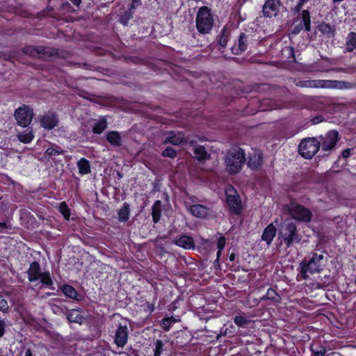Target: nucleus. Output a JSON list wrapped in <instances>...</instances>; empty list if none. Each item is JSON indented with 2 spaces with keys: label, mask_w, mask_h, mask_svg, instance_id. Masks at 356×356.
<instances>
[{
  "label": "nucleus",
  "mask_w": 356,
  "mask_h": 356,
  "mask_svg": "<svg viewBox=\"0 0 356 356\" xmlns=\"http://www.w3.org/2000/svg\"><path fill=\"white\" fill-rule=\"evenodd\" d=\"M129 206L127 202L123 203L122 206L118 211V220L120 222H127L129 218Z\"/></svg>",
  "instance_id": "nucleus-22"
},
{
  "label": "nucleus",
  "mask_w": 356,
  "mask_h": 356,
  "mask_svg": "<svg viewBox=\"0 0 356 356\" xmlns=\"http://www.w3.org/2000/svg\"><path fill=\"white\" fill-rule=\"evenodd\" d=\"M67 318L69 321L73 323H81L83 316L81 315V313L79 310L72 309L68 312Z\"/></svg>",
  "instance_id": "nucleus-30"
},
{
  "label": "nucleus",
  "mask_w": 356,
  "mask_h": 356,
  "mask_svg": "<svg viewBox=\"0 0 356 356\" xmlns=\"http://www.w3.org/2000/svg\"><path fill=\"white\" fill-rule=\"evenodd\" d=\"M77 167L79 168V172L81 175H87L90 172V165L89 161L82 158L77 162Z\"/></svg>",
  "instance_id": "nucleus-24"
},
{
  "label": "nucleus",
  "mask_w": 356,
  "mask_h": 356,
  "mask_svg": "<svg viewBox=\"0 0 356 356\" xmlns=\"http://www.w3.org/2000/svg\"><path fill=\"white\" fill-rule=\"evenodd\" d=\"M297 85L313 88H341V82L336 80H308L300 81Z\"/></svg>",
  "instance_id": "nucleus-9"
},
{
  "label": "nucleus",
  "mask_w": 356,
  "mask_h": 356,
  "mask_svg": "<svg viewBox=\"0 0 356 356\" xmlns=\"http://www.w3.org/2000/svg\"><path fill=\"white\" fill-rule=\"evenodd\" d=\"M350 154H351V149H345L343 153H342V156L343 158H348L350 156Z\"/></svg>",
  "instance_id": "nucleus-47"
},
{
  "label": "nucleus",
  "mask_w": 356,
  "mask_h": 356,
  "mask_svg": "<svg viewBox=\"0 0 356 356\" xmlns=\"http://www.w3.org/2000/svg\"><path fill=\"white\" fill-rule=\"evenodd\" d=\"M325 279H327V280H330V276H329V275H328V276L325 275ZM329 283H330V281L327 283V284H328Z\"/></svg>",
  "instance_id": "nucleus-54"
},
{
  "label": "nucleus",
  "mask_w": 356,
  "mask_h": 356,
  "mask_svg": "<svg viewBox=\"0 0 356 356\" xmlns=\"http://www.w3.org/2000/svg\"><path fill=\"white\" fill-rule=\"evenodd\" d=\"M163 343L161 340H156L155 343V349L154 356H161L163 350Z\"/></svg>",
  "instance_id": "nucleus-39"
},
{
  "label": "nucleus",
  "mask_w": 356,
  "mask_h": 356,
  "mask_svg": "<svg viewBox=\"0 0 356 356\" xmlns=\"http://www.w3.org/2000/svg\"><path fill=\"white\" fill-rule=\"evenodd\" d=\"M128 339V328L127 325H120L115 334L114 341L118 347H124Z\"/></svg>",
  "instance_id": "nucleus-14"
},
{
  "label": "nucleus",
  "mask_w": 356,
  "mask_h": 356,
  "mask_svg": "<svg viewBox=\"0 0 356 356\" xmlns=\"http://www.w3.org/2000/svg\"><path fill=\"white\" fill-rule=\"evenodd\" d=\"M194 153L195 156L199 160H203L207 159L208 154L205 150V148L202 146L197 145L194 147Z\"/></svg>",
  "instance_id": "nucleus-31"
},
{
  "label": "nucleus",
  "mask_w": 356,
  "mask_h": 356,
  "mask_svg": "<svg viewBox=\"0 0 356 356\" xmlns=\"http://www.w3.org/2000/svg\"><path fill=\"white\" fill-rule=\"evenodd\" d=\"M7 228H8V225L6 223L0 222V232H2L3 229H7Z\"/></svg>",
  "instance_id": "nucleus-48"
},
{
  "label": "nucleus",
  "mask_w": 356,
  "mask_h": 356,
  "mask_svg": "<svg viewBox=\"0 0 356 356\" xmlns=\"http://www.w3.org/2000/svg\"><path fill=\"white\" fill-rule=\"evenodd\" d=\"M8 309V305L6 300L0 299V310L3 312H7Z\"/></svg>",
  "instance_id": "nucleus-42"
},
{
  "label": "nucleus",
  "mask_w": 356,
  "mask_h": 356,
  "mask_svg": "<svg viewBox=\"0 0 356 356\" xmlns=\"http://www.w3.org/2000/svg\"><path fill=\"white\" fill-rule=\"evenodd\" d=\"M177 152L172 147H166L162 152L163 156L174 158L176 156Z\"/></svg>",
  "instance_id": "nucleus-40"
},
{
  "label": "nucleus",
  "mask_w": 356,
  "mask_h": 356,
  "mask_svg": "<svg viewBox=\"0 0 356 356\" xmlns=\"http://www.w3.org/2000/svg\"><path fill=\"white\" fill-rule=\"evenodd\" d=\"M64 150L58 145H51L45 151V155L52 157L64 153Z\"/></svg>",
  "instance_id": "nucleus-28"
},
{
  "label": "nucleus",
  "mask_w": 356,
  "mask_h": 356,
  "mask_svg": "<svg viewBox=\"0 0 356 356\" xmlns=\"http://www.w3.org/2000/svg\"><path fill=\"white\" fill-rule=\"evenodd\" d=\"M188 210L195 217L204 218L209 214V209L202 204H193Z\"/></svg>",
  "instance_id": "nucleus-17"
},
{
  "label": "nucleus",
  "mask_w": 356,
  "mask_h": 356,
  "mask_svg": "<svg viewBox=\"0 0 356 356\" xmlns=\"http://www.w3.org/2000/svg\"><path fill=\"white\" fill-rule=\"evenodd\" d=\"M185 140L184 136L181 132L170 131L164 139V143H171L175 145L182 144Z\"/></svg>",
  "instance_id": "nucleus-16"
},
{
  "label": "nucleus",
  "mask_w": 356,
  "mask_h": 356,
  "mask_svg": "<svg viewBox=\"0 0 356 356\" xmlns=\"http://www.w3.org/2000/svg\"><path fill=\"white\" fill-rule=\"evenodd\" d=\"M178 321H179V319L175 318L174 316L167 317L162 320L161 326L164 330L168 331L170 328V326L173 323L178 322Z\"/></svg>",
  "instance_id": "nucleus-32"
},
{
  "label": "nucleus",
  "mask_w": 356,
  "mask_h": 356,
  "mask_svg": "<svg viewBox=\"0 0 356 356\" xmlns=\"http://www.w3.org/2000/svg\"><path fill=\"white\" fill-rule=\"evenodd\" d=\"M263 162V158L260 152H254L249 158L248 165L252 169L259 168Z\"/></svg>",
  "instance_id": "nucleus-19"
},
{
  "label": "nucleus",
  "mask_w": 356,
  "mask_h": 356,
  "mask_svg": "<svg viewBox=\"0 0 356 356\" xmlns=\"http://www.w3.org/2000/svg\"><path fill=\"white\" fill-rule=\"evenodd\" d=\"M161 202L157 200L152 206V218L154 222H158L161 218Z\"/></svg>",
  "instance_id": "nucleus-26"
},
{
  "label": "nucleus",
  "mask_w": 356,
  "mask_h": 356,
  "mask_svg": "<svg viewBox=\"0 0 356 356\" xmlns=\"http://www.w3.org/2000/svg\"><path fill=\"white\" fill-rule=\"evenodd\" d=\"M284 52H287L288 54H291V57L293 58L294 52H293V49L292 47H286L284 49Z\"/></svg>",
  "instance_id": "nucleus-46"
},
{
  "label": "nucleus",
  "mask_w": 356,
  "mask_h": 356,
  "mask_svg": "<svg viewBox=\"0 0 356 356\" xmlns=\"http://www.w3.org/2000/svg\"><path fill=\"white\" fill-rule=\"evenodd\" d=\"M302 23L304 24L305 29L307 31H310V24H311L310 15L307 10H302Z\"/></svg>",
  "instance_id": "nucleus-34"
},
{
  "label": "nucleus",
  "mask_w": 356,
  "mask_h": 356,
  "mask_svg": "<svg viewBox=\"0 0 356 356\" xmlns=\"http://www.w3.org/2000/svg\"><path fill=\"white\" fill-rule=\"evenodd\" d=\"M284 210L296 220L309 222L312 217V213L310 210L294 202L286 204L284 206Z\"/></svg>",
  "instance_id": "nucleus-4"
},
{
  "label": "nucleus",
  "mask_w": 356,
  "mask_h": 356,
  "mask_svg": "<svg viewBox=\"0 0 356 356\" xmlns=\"http://www.w3.org/2000/svg\"><path fill=\"white\" fill-rule=\"evenodd\" d=\"M62 292L67 296L72 299H76L77 297L76 291L70 285H64L62 287Z\"/></svg>",
  "instance_id": "nucleus-33"
},
{
  "label": "nucleus",
  "mask_w": 356,
  "mask_h": 356,
  "mask_svg": "<svg viewBox=\"0 0 356 356\" xmlns=\"http://www.w3.org/2000/svg\"><path fill=\"white\" fill-rule=\"evenodd\" d=\"M195 22L200 33H209L213 26V16L211 10L207 6L201 7L197 11Z\"/></svg>",
  "instance_id": "nucleus-3"
},
{
  "label": "nucleus",
  "mask_w": 356,
  "mask_h": 356,
  "mask_svg": "<svg viewBox=\"0 0 356 356\" xmlns=\"http://www.w3.org/2000/svg\"><path fill=\"white\" fill-rule=\"evenodd\" d=\"M234 259H235V254L234 253H232L229 255V260L231 261H233Z\"/></svg>",
  "instance_id": "nucleus-53"
},
{
  "label": "nucleus",
  "mask_w": 356,
  "mask_h": 356,
  "mask_svg": "<svg viewBox=\"0 0 356 356\" xmlns=\"http://www.w3.org/2000/svg\"><path fill=\"white\" fill-rule=\"evenodd\" d=\"M339 140L338 132L335 130L328 131L324 137H322L321 144L322 149L324 151H329L333 149Z\"/></svg>",
  "instance_id": "nucleus-11"
},
{
  "label": "nucleus",
  "mask_w": 356,
  "mask_h": 356,
  "mask_svg": "<svg viewBox=\"0 0 356 356\" xmlns=\"http://www.w3.org/2000/svg\"><path fill=\"white\" fill-rule=\"evenodd\" d=\"M343 0H333L334 2H341Z\"/></svg>",
  "instance_id": "nucleus-55"
},
{
  "label": "nucleus",
  "mask_w": 356,
  "mask_h": 356,
  "mask_svg": "<svg viewBox=\"0 0 356 356\" xmlns=\"http://www.w3.org/2000/svg\"><path fill=\"white\" fill-rule=\"evenodd\" d=\"M106 120L104 118H101L95 122L92 127V131L94 134H100L106 129Z\"/></svg>",
  "instance_id": "nucleus-23"
},
{
  "label": "nucleus",
  "mask_w": 356,
  "mask_h": 356,
  "mask_svg": "<svg viewBox=\"0 0 356 356\" xmlns=\"http://www.w3.org/2000/svg\"><path fill=\"white\" fill-rule=\"evenodd\" d=\"M321 117H317L316 118H314L312 120L313 124H317L320 122H321Z\"/></svg>",
  "instance_id": "nucleus-49"
},
{
  "label": "nucleus",
  "mask_w": 356,
  "mask_h": 356,
  "mask_svg": "<svg viewBox=\"0 0 356 356\" xmlns=\"http://www.w3.org/2000/svg\"><path fill=\"white\" fill-rule=\"evenodd\" d=\"M59 210L66 220H68L70 218V210L65 202H63L60 204Z\"/></svg>",
  "instance_id": "nucleus-36"
},
{
  "label": "nucleus",
  "mask_w": 356,
  "mask_h": 356,
  "mask_svg": "<svg viewBox=\"0 0 356 356\" xmlns=\"http://www.w3.org/2000/svg\"><path fill=\"white\" fill-rule=\"evenodd\" d=\"M247 49V37L244 33L239 36L237 47H232V52L235 54H240Z\"/></svg>",
  "instance_id": "nucleus-20"
},
{
  "label": "nucleus",
  "mask_w": 356,
  "mask_h": 356,
  "mask_svg": "<svg viewBox=\"0 0 356 356\" xmlns=\"http://www.w3.org/2000/svg\"><path fill=\"white\" fill-rule=\"evenodd\" d=\"M280 7V0H267L263 7L264 15L268 17L276 16Z\"/></svg>",
  "instance_id": "nucleus-12"
},
{
  "label": "nucleus",
  "mask_w": 356,
  "mask_h": 356,
  "mask_svg": "<svg viewBox=\"0 0 356 356\" xmlns=\"http://www.w3.org/2000/svg\"><path fill=\"white\" fill-rule=\"evenodd\" d=\"M173 243L177 246L186 250L195 248L193 239L188 235L180 236L173 240Z\"/></svg>",
  "instance_id": "nucleus-15"
},
{
  "label": "nucleus",
  "mask_w": 356,
  "mask_h": 356,
  "mask_svg": "<svg viewBox=\"0 0 356 356\" xmlns=\"http://www.w3.org/2000/svg\"><path fill=\"white\" fill-rule=\"evenodd\" d=\"M356 47V33H350L348 35L346 49L348 52L353 51Z\"/></svg>",
  "instance_id": "nucleus-27"
},
{
  "label": "nucleus",
  "mask_w": 356,
  "mask_h": 356,
  "mask_svg": "<svg viewBox=\"0 0 356 356\" xmlns=\"http://www.w3.org/2000/svg\"><path fill=\"white\" fill-rule=\"evenodd\" d=\"M106 139L112 145L120 147L122 145L121 136L118 131H112L108 132Z\"/></svg>",
  "instance_id": "nucleus-21"
},
{
  "label": "nucleus",
  "mask_w": 356,
  "mask_h": 356,
  "mask_svg": "<svg viewBox=\"0 0 356 356\" xmlns=\"http://www.w3.org/2000/svg\"><path fill=\"white\" fill-rule=\"evenodd\" d=\"M40 124L44 129L51 130L58 125V119L55 113L48 112L41 117Z\"/></svg>",
  "instance_id": "nucleus-13"
},
{
  "label": "nucleus",
  "mask_w": 356,
  "mask_h": 356,
  "mask_svg": "<svg viewBox=\"0 0 356 356\" xmlns=\"http://www.w3.org/2000/svg\"><path fill=\"white\" fill-rule=\"evenodd\" d=\"M33 112L26 105L19 107L15 112V118L19 125L23 127H27L32 121Z\"/></svg>",
  "instance_id": "nucleus-10"
},
{
  "label": "nucleus",
  "mask_w": 356,
  "mask_h": 356,
  "mask_svg": "<svg viewBox=\"0 0 356 356\" xmlns=\"http://www.w3.org/2000/svg\"><path fill=\"white\" fill-rule=\"evenodd\" d=\"M74 5L79 6L81 0H70Z\"/></svg>",
  "instance_id": "nucleus-50"
},
{
  "label": "nucleus",
  "mask_w": 356,
  "mask_h": 356,
  "mask_svg": "<svg viewBox=\"0 0 356 356\" xmlns=\"http://www.w3.org/2000/svg\"><path fill=\"white\" fill-rule=\"evenodd\" d=\"M245 162V152L241 148H233L225 155V163L226 170L229 174L238 173L241 170Z\"/></svg>",
  "instance_id": "nucleus-2"
},
{
  "label": "nucleus",
  "mask_w": 356,
  "mask_h": 356,
  "mask_svg": "<svg viewBox=\"0 0 356 356\" xmlns=\"http://www.w3.org/2000/svg\"><path fill=\"white\" fill-rule=\"evenodd\" d=\"M131 17V14H129V13L126 14L120 18V22L124 25H127Z\"/></svg>",
  "instance_id": "nucleus-43"
},
{
  "label": "nucleus",
  "mask_w": 356,
  "mask_h": 356,
  "mask_svg": "<svg viewBox=\"0 0 356 356\" xmlns=\"http://www.w3.org/2000/svg\"><path fill=\"white\" fill-rule=\"evenodd\" d=\"M309 0H299L298 5L296 7L297 11L300 10L302 6L309 1Z\"/></svg>",
  "instance_id": "nucleus-44"
},
{
  "label": "nucleus",
  "mask_w": 356,
  "mask_h": 356,
  "mask_svg": "<svg viewBox=\"0 0 356 356\" xmlns=\"http://www.w3.org/2000/svg\"><path fill=\"white\" fill-rule=\"evenodd\" d=\"M320 148V142L314 138L303 139L298 147L300 154L305 159L312 158Z\"/></svg>",
  "instance_id": "nucleus-6"
},
{
  "label": "nucleus",
  "mask_w": 356,
  "mask_h": 356,
  "mask_svg": "<svg viewBox=\"0 0 356 356\" xmlns=\"http://www.w3.org/2000/svg\"><path fill=\"white\" fill-rule=\"evenodd\" d=\"M29 280L31 282L40 280L42 284L47 286L52 284V280L49 273H42L40 265L38 262L34 261L30 265L28 270Z\"/></svg>",
  "instance_id": "nucleus-7"
},
{
  "label": "nucleus",
  "mask_w": 356,
  "mask_h": 356,
  "mask_svg": "<svg viewBox=\"0 0 356 356\" xmlns=\"http://www.w3.org/2000/svg\"><path fill=\"white\" fill-rule=\"evenodd\" d=\"M17 136L19 140L23 143H29L33 140L34 138V135L32 131L29 130L19 133Z\"/></svg>",
  "instance_id": "nucleus-29"
},
{
  "label": "nucleus",
  "mask_w": 356,
  "mask_h": 356,
  "mask_svg": "<svg viewBox=\"0 0 356 356\" xmlns=\"http://www.w3.org/2000/svg\"><path fill=\"white\" fill-rule=\"evenodd\" d=\"M226 243L225 238L224 236H220L218 241L217 248L220 250H222L225 248Z\"/></svg>",
  "instance_id": "nucleus-41"
},
{
  "label": "nucleus",
  "mask_w": 356,
  "mask_h": 356,
  "mask_svg": "<svg viewBox=\"0 0 356 356\" xmlns=\"http://www.w3.org/2000/svg\"><path fill=\"white\" fill-rule=\"evenodd\" d=\"M24 356H33V355H32V353H31V350H29H29H27L26 351V353H25V355H24Z\"/></svg>",
  "instance_id": "nucleus-51"
},
{
  "label": "nucleus",
  "mask_w": 356,
  "mask_h": 356,
  "mask_svg": "<svg viewBox=\"0 0 356 356\" xmlns=\"http://www.w3.org/2000/svg\"><path fill=\"white\" fill-rule=\"evenodd\" d=\"M266 298L267 299L273 300L275 302H279L280 301V296L278 294L275 292V291L271 288L268 289L266 294Z\"/></svg>",
  "instance_id": "nucleus-35"
},
{
  "label": "nucleus",
  "mask_w": 356,
  "mask_h": 356,
  "mask_svg": "<svg viewBox=\"0 0 356 356\" xmlns=\"http://www.w3.org/2000/svg\"><path fill=\"white\" fill-rule=\"evenodd\" d=\"M55 308H56V309H60V308H59L58 307H57V306H55Z\"/></svg>",
  "instance_id": "nucleus-58"
},
{
  "label": "nucleus",
  "mask_w": 356,
  "mask_h": 356,
  "mask_svg": "<svg viewBox=\"0 0 356 356\" xmlns=\"http://www.w3.org/2000/svg\"><path fill=\"white\" fill-rule=\"evenodd\" d=\"M30 54L32 55V56H35V54L33 52H30Z\"/></svg>",
  "instance_id": "nucleus-57"
},
{
  "label": "nucleus",
  "mask_w": 356,
  "mask_h": 356,
  "mask_svg": "<svg viewBox=\"0 0 356 356\" xmlns=\"http://www.w3.org/2000/svg\"><path fill=\"white\" fill-rule=\"evenodd\" d=\"M325 264V257L323 253L312 254L308 261H302L300 264V276L303 280H307L309 274L319 273Z\"/></svg>",
  "instance_id": "nucleus-1"
},
{
  "label": "nucleus",
  "mask_w": 356,
  "mask_h": 356,
  "mask_svg": "<svg viewBox=\"0 0 356 356\" xmlns=\"http://www.w3.org/2000/svg\"><path fill=\"white\" fill-rule=\"evenodd\" d=\"M230 36V32L226 27H223L218 35V43L221 47H225Z\"/></svg>",
  "instance_id": "nucleus-25"
},
{
  "label": "nucleus",
  "mask_w": 356,
  "mask_h": 356,
  "mask_svg": "<svg viewBox=\"0 0 356 356\" xmlns=\"http://www.w3.org/2000/svg\"><path fill=\"white\" fill-rule=\"evenodd\" d=\"M227 204L236 214H239L243 209L242 202L237 191L232 186L225 188Z\"/></svg>",
  "instance_id": "nucleus-8"
},
{
  "label": "nucleus",
  "mask_w": 356,
  "mask_h": 356,
  "mask_svg": "<svg viewBox=\"0 0 356 356\" xmlns=\"http://www.w3.org/2000/svg\"><path fill=\"white\" fill-rule=\"evenodd\" d=\"M277 229L273 223L269 224L264 230L261 238L268 245L271 244L274 237L275 236Z\"/></svg>",
  "instance_id": "nucleus-18"
},
{
  "label": "nucleus",
  "mask_w": 356,
  "mask_h": 356,
  "mask_svg": "<svg viewBox=\"0 0 356 356\" xmlns=\"http://www.w3.org/2000/svg\"><path fill=\"white\" fill-rule=\"evenodd\" d=\"M279 235L287 247H290L295 242H299L301 239L298 234L296 225L289 221H286L282 224Z\"/></svg>",
  "instance_id": "nucleus-5"
},
{
  "label": "nucleus",
  "mask_w": 356,
  "mask_h": 356,
  "mask_svg": "<svg viewBox=\"0 0 356 356\" xmlns=\"http://www.w3.org/2000/svg\"><path fill=\"white\" fill-rule=\"evenodd\" d=\"M323 286H324L323 285H318V288H322V287H323Z\"/></svg>",
  "instance_id": "nucleus-56"
},
{
  "label": "nucleus",
  "mask_w": 356,
  "mask_h": 356,
  "mask_svg": "<svg viewBox=\"0 0 356 356\" xmlns=\"http://www.w3.org/2000/svg\"><path fill=\"white\" fill-rule=\"evenodd\" d=\"M221 252H222V250H218L216 261H218L219 260L220 254H221Z\"/></svg>",
  "instance_id": "nucleus-52"
},
{
  "label": "nucleus",
  "mask_w": 356,
  "mask_h": 356,
  "mask_svg": "<svg viewBox=\"0 0 356 356\" xmlns=\"http://www.w3.org/2000/svg\"><path fill=\"white\" fill-rule=\"evenodd\" d=\"M6 323L4 321H0V338L3 335L5 332Z\"/></svg>",
  "instance_id": "nucleus-45"
},
{
  "label": "nucleus",
  "mask_w": 356,
  "mask_h": 356,
  "mask_svg": "<svg viewBox=\"0 0 356 356\" xmlns=\"http://www.w3.org/2000/svg\"><path fill=\"white\" fill-rule=\"evenodd\" d=\"M234 321L238 327H243L248 323V320L243 316H236Z\"/></svg>",
  "instance_id": "nucleus-37"
},
{
  "label": "nucleus",
  "mask_w": 356,
  "mask_h": 356,
  "mask_svg": "<svg viewBox=\"0 0 356 356\" xmlns=\"http://www.w3.org/2000/svg\"><path fill=\"white\" fill-rule=\"evenodd\" d=\"M318 30L323 34H330L332 33V28L326 23H322L318 26Z\"/></svg>",
  "instance_id": "nucleus-38"
}]
</instances>
